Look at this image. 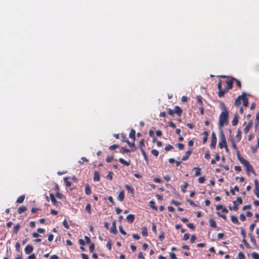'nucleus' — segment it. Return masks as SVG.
I'll use <instances>...</instances> for the list:
<instances>
[{
    "instance_id": "obj_31",
    "label": "nucleus",
    "mask_w": 259,
    "mask_h": 259,
    "mask_svg": "<svg viewBox=\"0 0 259 259\" xmlns=\"http://www.w3.org/2000/svg\"><path fill=\"white\" fill-rule=\"evenodd\" d=\"M142 234L144 237H147L148 235V230L146 227L142 228Z\"/></svg>"
},
{
    "instance_id": "obj_60",
    "label": "nucleus",
    "mask_w": 259,
    "mask_h": 259,
    "mask_svg": "<svg viewBox=\"0 0 259 259\" xmlns=\"http://www.w3.org/2000/svg\"><path fill=\"white\" fill-rule=\"evenodd\" d=\"M95 249V245L94 243H92L89 246V250L91 252H93Z\"/></svg>"
},
{
    "instance_id": "obj_15",
    "label": "nucleus",
    "mask_w": 259,
    "mask_h": 259,
    "mask_svg": "<svg viewBox=\"0 0 259 259\" xmlns=\"http://www.w3.org/2000/svg\"><path fill=\"white\" fill-rule=\"evenodd\" d=\"M125 187L127 190L128 192L134 195V189L133 186L129 185H125Z\"/></svg>"
},
{
    "instance_id": "obj_25",
    "label": "nucleus",
    "mask_w": 259,
    "mask_h": 259,
    "mask_svg": "<svg viewBox=\"0 0 259 259\" xmlns=\"http://www.w3.org/2000/svg\"><path fill=\"white\" fill-rule=\"evenodd\" d=\"M241 131L240 129H238L236 135V139L237 142H239L241 139Z\"/></svg>"
},
{
    "instance_id": "obj_56",
    "label": "nucleus",
    "mask_w": 259,
    "mask_h": 259,
    "mask_svg": "<svg viewBox=\"0 0 259 259\" xmlns=\"http://www.w3.org/2000/svg\"><path fill=\"white\" fill-rule=\"evenodd\" d=\"M177 146L180 150H183L184 148V145L182 143L177 144Z\"/></svg>"
},
{
    "instance_id": "obj_23",
    "label": "nucleus",
    "mask_w": 259,
    "mask_h": 259,
    "mask_svg": "<svg viewBox=\"0 0 259 259\" xmlns=\"http://www.w3.org/2000/svg\"><path fill=\"white\" fill-rule=\"evenodd\" d=\"M100 180V173L97 171H95L94 174V180L95 181H99Z\"/></svg>"
},
{
    "instance_id": "obj_36",
    "label": "nucleus",
    "mask_w": 259,
    "mask_h": 259,
    "mask_svg": "<svg viewBox=\"0 0 259 259\" xmlns=\"http://www.w3.org/2000/svg\"><path fill=\"white\" fill-rule=\"evenodd\" d=\"M20 228V225L19 224H18L16 226H15L13 228V233L15 234H17L18 233Z\"/></svg>"
},
{
    "instance_id": "obj_33",
    "label": "nucleus",
    "mask_w": 259,
    "mask_h": 259,
    "mask_svg": "<svg viewBox=\"0 0 259 259\" xmlns=\"http://www.w3.org/2000/svg\"><path fill=\"white\" fill-rule=\"evenodd\" d=\"M25 195H22L20 196L17 199L16 202L18 203H22L25 199Z\"/></svg>"
},
{
    "instance_id": "obj_43",
    "label": "nucleus",
    "mask_w": 259,
    "mask_h": 259,
    "mask_svg": "<svg viewBox=\"0 0 259 259\" xmlns=\"http://www.w3.org/2000/svg\"><path fill=\"white\" fill-rule=\"evenodd\" d=\"M141 151L143 155V157H144L145 160L147 161V162H148V156L146 153L145 151L144 150V149H142V151Z\"/></svg>"
},
{
    "instance_id": "obj_19",
    "label": "nucleus",
    "mask_w": 259,
    "mask_h": 259,
    "mask_svg": "<svg viewBox=\"0 0 259 259\" xmlns=\"http://www.w3.org/2000/svg\"><path fill=\"white\" fill-rule=\"evenodd\" d=\"M50 198L53 203V204L55 205V206H57L58 204V201L56 200L55 197V196L54 195V194L53 193H50Z\"/></svg>"
},
{
    "instance_id": "obj_2",
    "label": "nucleus",
    "mask_w": 259,
    "mask_h": 259,
    "mask_svg": "<svg viewBox=\"0 0 259 259\" xmlns=\"http://www.w3.org/2000/svg\"><path fill=\"white\" fill-rule=\"evenodd\" d=\"M237 157L240 163L244 165L246 168V170L248 175H249L250 172H252L255 175V172L253 169V166L250 163L245 159L243 157H241L240 151L237 150Z\"/></svg>"
},
{
    "instance_id": "obj_62",
    "label": "nucleus",
    "mask_w": 259,
    "mask_h": 259,
    "mask_svg": "<svg viewBox=\"0 0 259 259\" xmlns=\"http://www.w3.org/2000/svg\"><path fill=\"white\" fill-rule=\"evenodd\" d=\"M119 231H120V232L122 234H123V235H126V232H125V231L123 229V228H122V226H119Z\"/></svg>"
},
{
    "instance_id": "obj_13",
    "label": "nucleus",
    "mask_w": 259,
    "mask_h": 259,
    "mask_svg": "<svg viewBox=\"0 0 259 259\" xmlns=\"http://www.w3.org/2000/svg\"><path fill=\"white\" fill-rule=\"evenodd\" d=\"M192 152V150H188L187 151H186V152L185 153V155L182 157V161L187 160L189 158V157L190 156V155L191 154Z\"/></svg>"
},
{
    "instance_id": "obj_46",
    "label": "nucleus",
    "mask_w": 259,
    "mask_h": 259,
    "mask_svg": "<svg viewBox=\"0 0 259 259\" xmlns=\"http://www.w3.org/2000/svg\"><path fill=\"white\" fill-rule=\"evenodd\" d=\"M251 256L253 259H259V254L255 252L251 253Z\"/></svg>"
},
{
    "instance_id": "obj_17",
    "label": "nucleus",
    "mask_w": 259,
    "mask_h": 259,
    "mask_svg": "<svg viewBox=\"0 0 259 259\" xmlns=\"http://www.w3.org/2000/svg\"><path fill=\"white\" fill-rule=\"evenodd\" d=\"M243 94L241 96H239L238 98L235 100L234 105L235 106H238L241 104V100H242Z\"/></svg>"
},
{
    "instance_id": "obj_42",
    "label": "nucleus",
    "mask_w": 259,
    "mask_h": 259,
    "mask_svg": "<svg viewBox=\"0 0 259 259\" xmlns=\"http://www.w3.org/2000/svg\"><path fill=\"white\" fill-rule=\"evenodd\" d=\"M112 241L111 240L109 239L108 241V242L106 244V247L109 250H111V248H112Z\"/></svg>"
},
{
    "instance_id": "obj_52",
    "label": "nucleus",
    "mask_w": 259,
    "mask_h": 259,
    "mask_svg": "<svg viewBox=\"0 0 259 259\" xmlns=\"http://www.w3.org/2000/svg\"><path fill=\"white\" fill-rule=\"evenodd\" d=\"M174 148L173 146H171V145H167V146H166L164 148V149L165 150H166V151H169L171 149H172Z\"/></svg>"
},
{
    "instance_id": "obj_54",
    "label": "nucleus",
    "mask_w": 259,
    "mask_h": 259,
    "mask_svg": "<svg viewBox=\"0 0 259 259\" xmlns=\"http://www.w3.org/2000/svg\"><path fill=\"white\" fill-rule=\"evenodd\" d=\"M63 226L67 229H68L69 228V226L68 225L67 220L65 219L63 222Z\"/></svg>"
},
{
    "instance_id": "obj_59",
    "label": "nucleus",
    "mask_w": 259,
    "mask_h": 259,
    "mask_svg": "<svg viewBox=\"0 0 259 259\" xmlns=\"http://www.w3.org/2000/svg\"><path fill=\"white\" fill-rule=\"evenodd\" d=\"M167 113H168L169 115H170V116H174V111L172 109H170V108H168V109H167Z\"/></svg>"
},
{
    "instance_id": "obj_18",
    "label": "nucleus",
    "mask_w": 259,
    "mask_h": 259,
    "mask_svg": "<svg viewBox=\"0 0 259 259\" xmlns=\"http://www.w3.org/2000/svg\"><path fill=\"white\" fill-rule=\"evenodd\" d=\"M238 123V115L237 113H236L233 117V120L232 121V124L233 126L236 125Z\"/></svg>"
},
{
    "instance_id": "obj_26",
    "label": "nucleus",
    "mask_w": 259,
    "mask_h": 259,
    "mask_svg": "<svg viewBox=\"0 0 259 259\" xmlns=\"http://www.w3.org/2000/svg\"><path fill=\"white\" fill-rule=\"evenodd\" d=\"M259 147V137L257 138V142L256 144L254 146L251 147L252 151L253 153H255L256 152L257 149Z\"/></svg>"
},
{
    "instance_id": "obj_24",
    "label": "nucleus",
    "mask_w": 259,
    "mask_h": 259,
    "mask_svg": "<svg viewBox=\"0 0 259 259\" xmlns=\"http://www.w3.org/2000/svg\"><path fill=\"white\" fill-rule=\"evenodd\" d=\"M231 220L233 224H236L237 225H239L240 224V223L238 220V218L236 217H235L234 215H231Z\"/></svg>"
},
{
    "instance_id": "obj_51",
    "label": "nucleus",
    "mask_w": 259,
    "mask_h": 259,
    "mask_svg": "<svg viewBox=\"0 0 259 259\" xmlns=\"http://www.w3.org/2000/svg\"><path fill=\"white\" fill-rule=\"evenodd\" d=\"M151 153L156 157H157L159 155V152L156 149H153L151 151Z\"/></svg>"
},
{
    "instance_id": "obj_47",
    "label": "nucleus",
    "mask_w": 259,
    "mask_h": 259,
    "mask_svg": "<svg viewBox=\"0 0 259 259\" xmlns=\"http://www.w3.org/2000/svg\"><path fill=\"white\" fill-rule=\"evenodd\" d=\"M255 123L256 124V126L259 125V112H257L256 114V118L255 120Z\"/></svg>"
},
{
    "instance_id": "obj_45",
    "label": "nucleus",
    "mask_w": 259,
    "mask_h": 259,
    "mask_svg": "<svg viewBox=\"0 0 259 259\" xmlns=\"http://www.w3.org/2000/svg\"><path fill=\"white\" fill-rule=\"evenodd\" d=\"M121 150H122L121 153L123 154L127 153H129L132 151V149H126V148H125L123 147L121 148Z\"/></svg>"
},
{
    "instance_id": "obj_20",
    "label": "nucleus",
    "mask_w": 259,
    "mask_h": 259,
    "mask_svg": "<svg viewBox=\"0 0 259 259\" xmlns=\"http://www.w3.org/2000/svg\"><path fill=\"white\" fill-rule=\"evenodd\" d=\"M126 220L127 221V222L130 223V224H132L134 222V220H135V215L134 214H128L127 217H126Z\"/></svg>"
},
{
    "instance_id": "obj_53",
    "label": "nucleus",
    "mask_w": 259,
    "mask_h": 259,
    "mask_svg": "<svg viewBox=\"0 0 259 259\" xmlns=\"http://www.w3.org/2000/svg\"><path fill=\"white\" fill-rule=\"evenodd\" d=\"M113 174L112 172L109 171L106 176L107 178L110 180H112L113 178Z\"/></svg>"
},
{
    "instance_id": "obj_57",
    "label": "nucleus",
    "mask_w": 259,
    "mask_h": 259,
    "mask_svg": "<svg viewBox=\"0 0 259 259\" xmlns=\"http://www.w3.org/2000/svg\"><path fill=\"white\" fill-rule=\"evenodd\" d=\"M15 247H16V251L19 252L20 250V244L19 242H16V245H15Z\"/></svg>"
},
{
    "instance_id": "obj_37",
    "label": "nucleus",
    "mask_w": 259,
    "mask_h": 259,
    "mask_svg": "<svg viewBox=\"0 0 259 259\" xmlns=\"http://www.w3.org/2000/svg\"><path fill=\"white\" fill-rule=\"evenodd\" d=\"M197 103L199 106H203V101L202 97L200 96H197Z\"/></svg>"
},
{
    "instance_id": "obj_10",
    "label": "nucleus",
    "mask_w": 259,
    "mask_h": 259,
    "mask_svg": "<svg viewBox=\"0 0 259 259\" xmlns=\"http://www.w3.org/2000/svg\"><path fill=\"white\" fill-rule=\"evenodd\" d=\"M242 101H243V104L244 106L247 107L248 106V99L246 96L245 93H243V97Z\"/></svg>"
},
{
    "instance_id": "obj_28",
    "label": "nucleus",
    "mask_w": 259,
    "mask_h": 259,
    "mask_svg": "<svg viewBox=\"0 0 259 259\" xmlns=\"http://www.w3.org/2000/svg\"><path fill=\"white\" fill-rule=\"evenodd\" d=\"M85 193L87 195H90L92 193L91 187L89 184L85 186Z\"/></svg>"
},
{
    "instance_id": "obj_29",
    "label": "nucleus",
    "mask_w": 259,
    "mask_h": 259,
    "mask_svg": "<svg viewBox=\"0 0 259 259\" xmlns=\"http://www.w3.org/2000/svg\"><path fill=\"white\" fill-rule=\"evenodd\" d=\"M119 161L126 166H129L130 165V161H127L122 158H119Z\"/></svg>"
},
{
    "instance_id": "obj_32",
    "label": "nucleus",
    "mask_w": 259,
    "mask_h": 259,
    "mask_svg": "<svg viewBox=\"0 0 259 259\" xmlns=\"http://www.w3.org/2000/svg\"><path fill=\"white\" fill-rule=\"evenodd\" d=\"M149 206L151 208H152L153 210L157 211V207L155 205V202L153 200H151L149 202Z\"/></svg>"
},
{
    "instance_id": "obj_8",
    "label": "nucleus",
    "mask_w": 259,
    "mask_h": 259,
    "mask_svg": "<svg viewBox=\"0 0 259 259\" xmlns=\"http://www.w3.org/2000/svg\"><path fill=\"white\" fill-rule=\"evenodd\" d=\"M217 139L215 134L214 132L212 133L211 134V141L210 144V146L211 148H215L217 144Z\"/></svg>"
},
{
    "instance_id": "obj_38",
    "label": "nucleus",
    "mask_w": 259,
    "mask_h": 259,
    "mask_svg": "<svg viewBox=\"0 0 259 259\" xmlns=\"http://www.w3.org/2000/svg\"><path fill=\"white\" fill-rule=\"evenodd\" d=\"M231 144H232V146L234 150H236V151L238 150V149H237V145H236V144L235 143V142L234 139L232 138L231 139Z\"/></svg>"
},
{
    "instance_id": "obj_55",
    "label": "nucleus",
    "mask_w": 259,
    "mask_h": 259,
    "mask_svg": "<svg viewBox=\"0 0 259 259\" xmlns=\"http://www.w3.org/2000/svg\"><path fill=\"white\" fill-rule=\"evenodd\" d=\"M250 236V241L254 244L256 245V240L255 238L251 235Z\"/></svg>"
},
{
    "instance_id": "obj_9",
    "label": "nucleus",
    "mask_w": 259,
    "mask_h": 259,
    "mask_svg": "<svg viewBox=\"0 0 259 259\" xmlns=\"http://www.w3.org/2000/svg\"><path fill=\"white\" fill-rule=\"evenodd\" d=\"M33 250V246L30 244L27 245L24 249L26 254H27L31 253L32 252Z\"/></svg>"
},
{
    "instance_id": "obj_12",
    "label": "nucleus",
    "mask_w": 259,
    "mask_h": 259,
    "mask_svg": "<svg viewBox=\"0 0 259 259\" xmlns=\"http://www.w3.org/2000/svg\"><path fill=\"white\" fill-rule=\"evenodd\" d=\"M254 182L255 184L254 194L256 195V194H259V181L257 179H255Z\"/></svg>"
},
{
    "instance_id": "obj_34",
    "label": "nucleus",
    "mask_w": 259,
    "mask_h": 259,
    "mask_svg": "<svg viewBox=\"0 0 259 259\" xmlns=\"http://www.w3.org/2000/svg\"><path fill=\"white\" fill-rule=\"evenodd\" d=\"M139 147L141 150V151H142V149H144V147H145V140L144 139H142L139 142Z\"/></svg>"
},
{
    "instance_id": "obj_58",
    "label": "nucleus",
    "mask_w": 259,
    "mask_h": 259,
    "mask_svg": "<svg viewBox=\"0 0 259 259\" xmlns=\"http://www.w3.org/2000/svg\"><path fill=\"white\" fill-rule=\"evenodd\" d=\"M205 178L204 177H201L198 179V182L200 184H202L205 182Z\"/></svg>"
},
{
    "instance_id": "obj_16",
    "label": "nucleus",
    "mask_w": 259,
    "mask_h": 259,
    "mask_svg": "<svg viewBox=\"0 0 259 259\" xmlns=\"http://www.w3.org/2000/svg\"><path fill=\"white\" fill-rule=\"evenodd\" d=\"M110 232H111V233L115 234H116V233L117 232V231L116 229V227L115 221H114L112 223V227L110 228Z\"/></svg>"
},
{
    "instance_id": "obj_1",
    "label": "nucleus",
    "mask_w": 259,
    "mask_h": 259,
    "mask_svg": "<svg viewBox=\"0 0 259 259\" xmlns=\"http://www.w3.org/2000/svg\"><path fill=\"white\" fill-rule=\"evenodd\" d=\"M220 108L222 111L219 116V124L222 127L224 124L228 123L229 112L225 103L223 102L220 103Z\"/></svg>"
},
{
    "instance_id": "obj_41",
    "label": "nucleus",
    "mask_w": 259,
    "mask_h": 259,
    "mask_svg": "<svg viewBox=\"0 0 259 259\" xmlns=\"http://www.w3.org/2000/svg\"><path fill=\"white\" fill-rule=\"evenodd\" d=\"M188 184L187 182H185L184 184L181 186V190L183 193L186 192V189L188 187Z\"/></svg>"
},
{
    "instance_id": "obj_4",
    "label": "nucleus",
    "mask_w": 259,
    "mask_h": 259,
    "mask_svg": "<svg viewBox=\"0 0 259 259\" xmlns=\"http://www.w3.org/2000/svg\"><path fill=\"white\" fill-rule=\"evenodd\" d=\"M218 89L219 90L218 96L219 98L223 97L226 93H227L226 89L224 88L223 89L222 87V81L220 80L218 83Z\"/></svg>"
},
{
    "instance_id": "obj_22",
    "label": "nucleus",
    "mask_w": 259,
    "mask_h": 259,
    "mask_svg": "<svg viewBox=\"0 0 259 259\" xmlns=\"http://www.w3.org/2000/svg\"><path fill=\"white\" fill-rule=\"evenodd\" d=\"M124 199V192L123 190L120 192L118 196V200L121 202L123 201Z\"/></svg>"
},
{
    "instance_id": "obj_39",
    "label": "nucleus",
    "mask_w": 259,
    "mask_h": 259,
    "mask_svg": "<svg viewBox=\"0 0 259 259\" xmlns=\"http://www.w3.org/2000/svg\"><path fill=\"white\" fill-rule=\"evenodd\" d=\"M64 181L66 184V187H70L71 186L72 183L71 182L68 181V178H64Z\"/></svg>"
},
{
    "instance_id": "obj_11",
    "label": "nucleus",
    "mask_w": 259,
    "mask_h": 259,
    "mask_svg": "<svg viewBox=\"0 0 259 259\" xmlns=\"http://www.w3.org/2000/svg\"><path fill=\"white\" fill-rule=\"evenodd\" d=\"M175 113L179 116H180L182 113V110L179 106H176L174 108V113Z\"/></svg>"
},
{
    "instance_id": "obj_50",
    "label": "nucleus",
    "mask_w": 259,
    "mask_h": 259,
    "mask_svg": "<svg viewBox=\"0 0 259 259\" xmlns=\"http://www.w3.org/2000/svg\"><path fill=\"white\" fill-rule=\"evenodd\" d=\"M237 259H245V255L242 252H240L238 254V257Z\"/></svg>"
},
{
    "instance_id": "obj_49",
    "label": "nucleus",
    "mask_w": 259,
    "mask_h": 259,
    "mask_svg": "<svg viewBox=\"0 0 259 259\" xmlns=\"http://www.w3.org/2000/svg\"><path fill=\"white\" fill-rule=\"evenodd\" d=\"M164 239V233L161 232L159 235V239L160 241H163Z\"/></svg>"
},
{
    "instance_id": "obj_14",
    "label": "nucleus",
    "mask_w": 259,
    "mask_h": 259,
    "mask_svg": "<svg viewBox=\"0 0 259 259\" xmlns=\"http://www.w3.org/2000/svg\"><path fill=\"white\" fill-rule=\"evenodd\" d=\"M252 127V121H250L248 122L247 125L245 127V128L243 130V132L245 134H247L250 129Z\"/></svg>"
},
{
    "instance_id": "obj_48",
    "label": "nucleus",
    "mask_w": 259,
    "mask_h": 259,
    "mask_svg": "<svg viewBox=\"0 0 259 259\" xmlns=\"http://www.w3.org/2000/svg\"><path fill=\"white\" fill-rule=\"evenodd\" d=\"M119 145H116V144H114V145H111L110 147H109V149L110 150H114V149H115L116 148H119Z\"/></svg>"
},
{
    "instance_id": "obj_35",
    "label": "nucleus",
    "mask_w": 259,
    "mask_h": 259,
    "mask_svg": "<svg viewBox=\"0 0 259 259\" xmlns=\"http://www.w3.org/2000/svg\"><path fill=\"white\" fill-rule=\"evenodd\" d=\"M210 226L212 228H216L217 224L215 221L213 219H210L209 220Z\"/></svg>"
},
{
    "instance_id": "obj_6",
    "label": "nucleus",
    "mask_w": 259,
    "mask_h": 259,
    "mask_svg": "<svg viewBox=\"0 0 259 259\" xmlns=\"http://www.w3.org/2000/svg\"><path fill=\"white\" fill-rule=\"evenodd\" d=\"M122 138V141L126 142L129 145V146L131 148H132V152H134L136 150L137 148L135 146V141H133V142H130L129 140L127 139H126L124 136H123Z\"/></svg>"
},
{
    "instance_id": "obj_27",
    "label": "nucleus",
    "mask_w": 259,
    "mask_h": 259,
    "mask_svg": "<svg viewBox=\"0 0 259 259\" xmlns=\"http://www.w3.org/2000/svg\"><path fill=\"white\" fill-rule=\"evenodd\" d=\"M193 170L195 171V176H198L201 175V168L199 167H194L193 169Z\"/></svg>"
},
{
    "instance_id": "obj_63",
    "label": "nucleus",
    "mask_w": 259,
    "mask_h": 259,
    "mask_svg": "<svg viewBox=\"0 0 259 259\" xmlns=\"http://www.w3.org/2000/svg\"><path fill=\"white\" fill-rule=\"evenodd\" d=\"M242 242H243V243H244V244L245 245V246L247 248H249L250 247L249 244L248 243V242H247V241L245 239L243 238V240H242Z\"/></svg>"
},
{
    "instance_id": "obj_40",
    "label": "nucleus",
    "mask_w": 259,
    "mask_h": 259,
    "mask_svg": "<svg viewBox=\"0 0 259 259\" xmlns=\"http://www.w3.org/2000/svg\"><path fill=\"white\" fill-rule=\"evenodd\" d=\"M85 209L89 214L91 213V205L90 203L87 204Z\"/></svg>"
},
{
    "instance_id": "obj_3",
    "label": "nucleus",
    "mask_w": 259,
    "mask_h": 259,
    "mask_svg": "<svg viewBox=\"0 0 259 259\" xmlns=\"http://www.w3.org/2000/svg\"><path fill=\"white\" fill-rule=\"evenodd\" d=\"M220 77L222 78H226L227 79L225 80V82L227 84V86L225 87L227 92L230 89H232L233 88V84L234 82V77H228L225 75H221Z\"/></svg>"
},
{
    "instance_id": "obj_21",
    "label": "nucleus",
    "mask_w": 259,
    "mask_h": 259,
    "mask_svg": "<svg viewBox=\"0 0 259 259\" xmlns=\"http://www.w3.org/2000/svg\"><path fill=\"white\" fill-rule=\"evenodd\" d=\"M129 137L130 138L132 139L134 141L136 140V131L134 129H132L129 134Z\"/></svg>"
},
{
    "instance_id": "obj_7",
    "label": "nucleus",
    "mask_w": 259,
    "mask_h": 259,
    "mask_svg": "<svg viewBox=\"0 0 259 259\" xmlns=\"http://www.w3.org/2000/svg\"><path fill=\"white\" fill-rule=\"evenodd\" d=\"M227 145V142L225 135L223 133H221V141L219 143V146L221 149H222Z\"/></svg>"
},
{
    "instance_id": "obj_5",
    "label": "nucleus",
    "mask_w": 259,
    "mask_h": 259,
    "mask_svg": "<svg viewBox=\"0 0 259 259\" xmlns=\"http://www.w3.org/2000/svg\"><path fill=\"white\" fill-rule=\"evenodd\" d=\"M243 202V200L240 197H238L237 200L233 202L234 206L233 207V210L236 211L238 210V206L241 204Z\"/></svg>"
},
{
    "instance_id": "obj_44",
    "label": "nucleus",
    "mask_w": 259,
    "mask_h": 259,
    "mask_svg": "<svg viewBox=\"0 0 259 259\" xmlns=\"http://www.w3.org/2000/svg\"><path fill=\"white\" fill-rule=\"evenodd\" d=\"M234 82H236L237 86L238 87V88H239L240 90H241V82L236 78H234Z\"/></svg>"
},
{
    "instance_id": "obj_30",
    "label": "nucleus",
    "mask_w": 259,
    "mask_h": 259,
    "mask_svg": "<svg viewBox=\"0 0 259 259\" xmlns=\"http://www.w3.org/2000/svg\"><path fill=\"white\" fill-rule=\"evenodd\" d=\"M27 210V208L24 206H22L21 207H19L18 209V213L19 214H21L23 212H25V211H26Z\"/></svg>"
},
{
    "instance_id": "obj_61",
    "label": "nucleus",
    "mask_w": 259,
    "mask_h": 259,
    "mask_svg": "<svg viewBox=\"0 0 259 259\" xmlns=\"http://www.w3.org/2000/svg\"><path fill=\"white\" fill-rule=\"evenodd\" d=\"M171 202L172 204L175 205L176 206H178L181 204V203L180 202L176 201L175 200H172Z\"/></svg>"
},
{
    "instance_id": "obj_64",
    "label": "nucleus",
    "mask_w": 259,
    "mask_h": 259,
    "mask_svg": "<svg viewBox=\"0 0 259 259\" xmlns=\"http://www.w3.org/2000/svg\"><path fill=\"white\" fill-rule=\"evenodd\" d=\"M152 231L155 233V234H156L157 233V230H156V225L153 223V225H152Z\"/></svg>"
}]
</instances>
